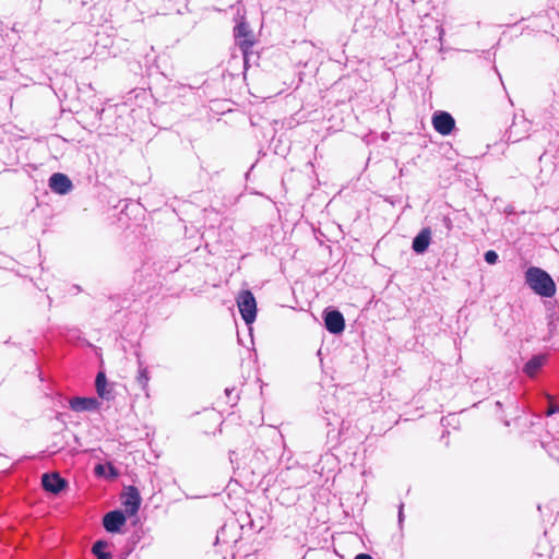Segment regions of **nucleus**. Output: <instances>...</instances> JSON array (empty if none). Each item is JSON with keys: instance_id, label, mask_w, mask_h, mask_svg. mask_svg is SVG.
Instances as JSON below:
<instances>
[{"instance_id": "1", "label": "nucleus", "mask_w": 559, "mask_h": 559, "mask_svg": "<svg viewBox=\"0 0 559 559\" xmlns=\"http://www.w3.org/2000/svg\"><path fill=\"white\" fill-rule=\"evenodd\" d=\"M525 283L537 295L550 298L556 294L551 276L540 267L531 266L525 271Z\"/></svg>"}, {"instance_id": "2", "label": "nucleus", "mask_w": 559, "mask_h": 559, "mask_svg": "<svg viewBox=\"0 0 559 559\" xmlns=\"http://www.w3.org/2000/svg\"><path fill=\"white\" fill-rule=\"evenodd\" d=\"M237 306L243 321L247 324L252 323L257 317V302L250 290H241L237 297Z\"/></svg>"}, {"instance_id": "3", "label": "nucleus", "mask_w": 559, "mask_h": 559, "mask_svg": "<svg viewBox=\"0 0 559 559\" xmlns=\"http://www.w3.org/2000/svg\"><path fill=\"white\" fill-rule=\"evenodd\" d=\"M234 32L238 45L243 53L245 63H247L248 51L253 45V41L251 40V31L249 29V26L242 22L236 25Z\"/></svg>"}, {"instance_id": "4", "label": "nucleus", "mask_w": 559, "mask_h": 559, "mask_svg": "<svg viewBox=\"0 0 559 559\" xmlns=\"http://www.w3.org/2000/svg\"><path fill=\"white\" fill-rule=\"evenodd\" d=\"M432 124L441 135H449L455 127L454 118L447 111H437L432 116Z\"/></svg>"}, {"instance_id": "5", "label": "nucleus", "mask_w": 559, "mask_h": 559, "mask_svg": "<svg viewBox=\"0 0 559 559\" xmlns=\"http://www.w3.org/2000/svg\"><path fill=\"white\" fill-rule=\"evenodd\" d=\"M324 324L326 330L332 334H340L345 329L344 317L338 310L325 311Z\"/></svg>"}, {"instance_id": "6", "label": "nucleus", "mask_w": 559, "mask_h": 559, "mask_svg": "<svg viewBox=\"0 0 559 559\" xmlns=\"http://www.w3.org/2000/svg\"><path fill=\"white\" fill-rule=\"evenodd\" d=\"M41 485L46 491L57 495L66 488L67 481L58 473H46L41 476Z\"/></svg>"}, {"instance_id": "7", "label": "nucleus", "mask_w": 559, "mask_h": 559, "mask_svg": "<svg viewBox=\"0 0 559 559\" xmlns=\"http://www.w3.org/2000/svg\"><path fill=\"white\" fill-rule=\"evenodd\" d=\"M126 523V515L122 511L115 510L105 514L103 525L109 533H117Z\"/></svg>"}, {"instance_id": "8", "label": "nucleus", "mask_w": 559, "mask_h": 559, "mask_svg": "<svg viewBox=\"0 0 559 559\" xmlns=\"http://www.w3.org/2000/svg\"><path fill=\"white\" fill-rule=\"evenodd\" d=\"M49 188L56 193L67 194L72 190L73 185L68 176L56 173L49 178Z\"/></svg>"}, {"instance_id": "9", "label": "nucleus", "mask_w": 559, "mask_h": 559, "mask_svg": "<svg viewBox=\"0 0 559 559\" xmlns=\"http://www.w3.org/2000/svg\"><path fill=\"white\" fill-rule=\"evenodd\" d=\"M122 503L127 514L134 515L138 512L141 503V497L135 487L131 486L128 488Z\"/></svg>"}, {"instance_id": "10", "label": "nucleus", "mask_w": 559, "mask_h": 559, "mask_svg": "<svg viewBox=\"0 0 559 559\" xmlns=\"http://www.w3.org/2000/svg\"><path fill=\"white\" fill-rule=\"evenodd\" d=\"M431 241V230L430 228L426 227L423 228L418 235L413 239L412 249L416 253H424L427 251L429 245Z\"/></svg>"}, {"instance_id": "11", "label": "nucleus", "mask_w": 559, "mask_h": 559, "mask_svg": "<svg viewBox=\"0 0 559 559\" xmlns=\"http://www.w3.org/2000/svg\"><path fill=\"white\" fill-rule=\"evenodd\" d=\"M98 401L94 397H73L70 400V407L74 412L93 411L98 406Z\"/></svg>"}, {"instance_id": "12", "label": "nucleus", "mask_w": 559, "mask_h": 559, "mask_svg": "<svg viewBox=\"0 0 559 559\" xmlns=\"http://www.w3.org/2000/svg\"><path fill=\"white\" fill-rule=\"evenodd\" d=\"M104 386H109L106 374L104 372H98L95 380V388L98 396L103 400L110 401L114 400L115 395L111 393V390L104 391Z\"/></svg>"}, {"instance_id": "13", "label": "nucleus", "mask_w": 559, "mask_h": 559, "mask_svg": "<svg viewBox=\"0 0 559 559\" xmlns=\"http://www.w3.org/2000/svg\"><path fill=\"white\" fill-rule=\"evenodd\" d=\"M545 360H546L545 356H542V355L534 356L525 364V366H524L525 373L530 377H534L537 373V371L542 368Z\"/></svg>"}, {"instance_id": "14", "label": "nucleus", "mask_w": 559, "mask_h": 559, "mask_svg": "<svg viewBox=\"0 0 559 559\" xmlns=\"http://www.w3.org/2000/svg\"><path fill=\"white\" fill-rule=\"evenodd\" d=\"M108 547V543L105 540H97L94 543L92 547V552L96 556L97 559H111V554L106 551Z\"/></svg>"}, {"instance_id": "15", "label": "nucleus", "mask_w": 559, "mask_h": 559, "mask_svg": "<svg viewBox=\"0 0 559 559\" xmlns=\"http://www.w3.org/2000/svg\"><path fill=\"white\" fill-rule=\"evenodd\" d=\"M136 383L141 388V390L145 391L148 385L150 377L146 368H140L139 373L136 376Z\"/></svg>"}, {"instance_id": "16", "label": "nucleus", "mask_w": 559, "mask_h": 559, "mask_svg": "<svg viewBox=\"0 0 559 559\" xmlns=\"http://www.w3.org/2000/svg\"><path fill=\"white\" fill-rule=\"evenodd\" d=\"M484 258H485V261H486L488 264H495V263H497V261H498V258H499V257H498V254H497V252H496V251H493V250H488V251L485 253Z\"/></svg>"}, {"instance_id": "17", "label": "nucleus", "mask_w": 559, "mask_h": 559, "mask_svg": "<svg viewBox=\"0 0 559 559\" xmlns=\"http://www.w3.org/2000/svg\"><path fill=\"white\" fill-rule=\"evenodd\" d=\"M107 471V466L103 464H97L94 468V472L97 476H105Z\"/></svg>"}, {"instance_id": "18", "label": "nucleus", "mask_w": 559, "mask_h": 559, "mask_svg": "<svg viewBox=\"0 0 559 559\" xmlns=\"http://www.w3.org/2000/svg\"><path fill=\"white\" fill-rule=\"evenodd\" d=\"M107 469H108V475H109V477L115 478V477H117V476H118V472H117V469H116L111 464H109V465L107 466Z\"/></svg>"}, {"instance_id": "19", "label": "nucleus", "mask_w": 559, "mask_h": 559, "mask_svg": "<svg viewBox=\"0 0 559 559\" xmlns=\"http://www.w3.org/2000/svg\"><path fill=\"white\" fill-rule=\"evenodd\" d=\"M555 413H559V407L558 406H554V405H550L548 412H547V415H552Z\"/></svg>"}, {"instance_id": "20", "label": "nucleus", "mask_w": 559, "mask_h": 559, "mask_svg": "<svg viewBox=\"0 0 559 559\" xmlns=\"http://www.w3.org/2000/svg\"><path fill=\"white\" fill-rule=\"evenodd\" d=\"M355 559H373V558L368 554H359L355 557Z\"/></svg>"}, {"instance_id": "21", "label": "nucleus", "mask_w": 559, "mask_h": 559, "mask_svg": "<svg viewBox=\"0 0 559 559\" xmlns=\"http://www.w3.org/2000/svg\"><path fill=\"white\" fill-rule=\"evenodd\" d=\"M403 521V503L400 506L399 510V522L402 523Z\"/></svg>"}, {"instance_id": "22", "label": "nucleus", "mask_w": 559, "mask_h": 559, "mask_svg": "<svg viewBox=\"0 0 559 559\" xmlns=\"http://www.w3.org/2000/svg\"><path fill=\"white\" fill-rule=\"evenodd\" d=\"M114 384L109 383V386H104V391H112Z\"/></svg>"}, {"instance_id": "23", "label": "nucleus", "mask_w": 559, "mask_h": 559, "mask_svg": "<svg viewBox=\"0 0 559 559\" xmlns=\"http://www.w3.org/2000/svg\"><path fill=\"white\" fill-rule=\"evenodd\" d=\"M225 392H226V394L228 395V394H230V392H231V391H230L229 389H226V391H225Z\"/></svg>"}]
</instances>
